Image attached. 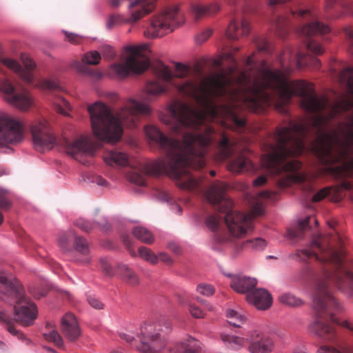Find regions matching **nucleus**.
<instances>
[{
  "label": "nucleus",
  "mask_w": 353,
  "mask_h": 353,
  "mask_svg": "<svg viewBox=\"0 0 353 353\" xmlns=\"http://www.w3.org/2000/svg\"><path fill=\"white\" fill-rule=\"evenodd\" d=\"M0 92L8 103L21 111H28L33 105L30 94L26 90H17L6 78H0Z\"/></svg>",
  "instance_id": "11"
},
{
  "label": "nucleus",
  "mask_w": 353,
  "mask_h": 353,
  "mask_svg": "<svg viewBox=\"0 0 353 353\" xmlns=\"http://www.w3.org/2000/svg\"><path fill=\"white\" fill-rule=\"evenodd\" d=\"M292 61L299 68L310 65L314 69H319L321 66V62L319 59L309 54H305L300 51L294 53L292 57Z\"/></svg>",
  "instance_id": "21"
},
{
  "label": "nucleus",
  "mask_w": 353,
  "mask_h": 353,
  "mask_svg": "<svg viewBox=\"0 0 353 353\" xmlns=\"http://www.w3.org/2000/svg\"><path fill=\"white\" fill-rule=\"evenodd\" d=\"M101 59V54L97 51H90L85 53L82 57V62L88 65H97Z\"/></svg>",
  "instance_id": "34"
},
{
  "label": "nucleus",
  "mask_w": 353,
  "mask_h": 353,
  "mask_svg": "<svg viewBox=\"0 0 353 353\" xmlns=\"http://www.w3.org/2000/svg\"><path fill=\"white\" fill-rule=\"evenodd\" d=\"M122 0H110L111 6L116 8L120 6ZM156 0H134L130 5V16L124 18L121 15L112 14L107 22V27L112 28L123 23H134L148 14L154 9Z\"/></svg>",
  "instance_id": "9"
},
{
  "label": "nucleus",
  "mask_w": 353,
  "mask_h": 353,
  "mask_svg": "<svg viewBox=\"0 0 353 353\" xmlns=\"http://www.w3.org/2000/svg\"><path fill=\"white\" fill-rule=\"evenodd\" d=\"M212 34V30L208 29L199 34L196 37V40L197 43H203L205 42Z\"/></svg>",
  "instance_id": "52"
},
{
  "label": "nucleus",
  "mask_w": 353,
  "mask_h": 353,
  "mask_svg": "<svg viewBox=\"0 0 353 353\" xmlns=\"http://www.w3.org/2000/svg\"><path fill=\"white\" fill-rule=\"evenodd\" d=\"M134 237L146 244H151L154 242V238L151 232L143 227H135L132 230Z\"/></svg>",
  "instance_id": "27"
},
{
  "label": "nucleus",
  "mask_w": 353,
  "mask_h": 353,
  "mask_svg": "<svg viewBox=\"0 0 353 353\" xmlns=\"http://www.w3.org/2000/svg\"><path fill=\"white\" fill-rule=\"evenodd\" d=\"M150 54L148 45L127 46L125 62L112 64L110 67L109 74L114 77L123 78L127 77L130 72L135 74L145 72L150 65Z\"/></svg>",
  "instance_id": "6"
},
{
  "label": "nucleus",
  "mask_w": 353,
  "mask_h": 353,
  "mask_svg": "<svg viewBox=\"0 0 353 353\" xmlns=\"http://www.w3.org/2000/svg\"><path fill=\"white\" fill-rule=\"evenodd\" d=\"M65 37L69 42L73 44L79 43L82 41V37L68 32H64Z\"/></svg>",
  "instance_id": "50"
},
{
  "label": "nucleus",
  "mask_w": 353,
  "mask_h": 353,
  "mask_svg": "<svg viewBox=\"0 0 353 353\" xmlns=\"http://www.w3.org/2000/svg\"><path fill=\"white\" fill-rule=\"evenodd\" d=\"M159 260L165 263L167 265H170L172 263V259L171 257L166 253L161 252L159 256Z\"/></svg>",
  "instance_id": "57"
},
{
  "label": "nucleus",
  "mask_w": 353,
  "mask_h": 353,
  "mask_svg": "<svg viewBox=\"0 0 353 353\" xmlns=\"http://www.w3.org/2000/svg\"><path fill=\"white\" fill-rule=\"evenodd\" d=\"M24 124L7 114L0 115V146L17 143L23 138Z\"/></svg>",
  "instance_id": "12"
},
{
  "label": "nucleus",
  "mask_w": 353,
  "mask_h": 353,
  "mask_svg": "<svg viewBox=\"0 0 353 353\" xmlns=\"http://www.w3.org/2000/svg\"><path fill=\"white\" fill-rule=\"evenodd\" d=\"M227 317L228 323L234 327H240L245 321V317L243 314L234 310H228L227 311Z\"/></svg>",
  "instance_id": "30"
},
{
  "label": "nucleus",
  "mask_w": 353,
  "mask_h": 353,
  "mask_svg": "<svg viewBox=\"0 0 353 353\" xmlns=\"http://www.w3.org/2000/svg\"><path fill=\"white\" fill-rule=\"evenodd\" d=\"M222 340L228 343V345L230 348L238 350L243 346L244 343L246 342L245 338H242L236 336H230V335H223Z\"/></svg>",
  "instance_id": "29"
},
{
  "label": "nucleus",
  "mask_w": 353,
  "mask_h": 353,
  "mask_svg": "<svg viewBox=\"0 0 353 353\" xmlns=\"http://www.w3.org/2000/svg\"><path fill=\"white\" fill-rule=\"evenodd\" d=\"M175 70L176 72V77L180 79L186 77L190 72V68L189 66L183 65L181 63H177L176 64Z\"/></svg>",
  "instance_id": "42"
},
{
  "label": "nucleus",
  "mask_w": 353,
  "mask_h": 353,
  "mask_svg": "<svg viewBox=\"0 0 353 353\" xmlns=\"http://www.w3.org/2000/svg\"><path fill=\"white\" fill-rule=\"evenodd\" d=\"M160 327V325L159 326ZM165 330L161 327L155 329L154 333L152 332L153 325H145L141 327V343L137 346V350L142 353H160L161 349L165 345L164 335L168 334L171 330V325L166 322L164 325ZM170 353H195L194 351L186 349L183 344L176 350H171Z\"/></svg>",
  "instance_id": "7"
},
{
  "label": "nucleus",
  "mask_w": 353,
  "mask_h": 353,
  "mask_svg": "<svg viewBox=\"0 0 353 353\" xmlns=\"http://www.w3.org/2000/svg\"><path fill=\"white\" fill-rule=\"evenodd\" d=\"M115 54L114 49L110 46H106L104 48L103 56L108 59H112Z\"/></svg>",
  "instance_id": "59"
},
{
  "label": "nucleus",
  "mask_w": 353,
  "mask_h": 353,
  "mask_svg": "<svg viewBox=\"0 0 353 353\" xmlns=\"http://www.w3.org/2000/svg\"><path fill=\"white\" fill-rule=\"evenodd\" d=\"M182 21L177 6L168 8L151 19L150 24L144 30V35L148 38L161 37L174 31Z\"/></svg>",
  "instance_id": "8"
},
{
  "label": "nucleus",
  "mask_w": 353,
  "mask_h": 353,
  "mask_svg": "<svg viewBox=\"0 0 353 353\" xmlns=\"http://www.w3.org/2000/svg\"><path fill=\"white\" fill-rule=\"evenodd\" d=\"M256 285V280L245 276H233L230 282V286L236 292L239 293H250Z\"/></svg>",
  "instance_id": "19"
},
{
  "label": "nucleus",
  "mask_w": 353,
  "mask_h": 353,
  "mask_svg": "<svg viewBox=\"0 0 353 353\" xmlns=\"http://www.w3.org/2000/svg\"><path fill=\"white\" fill-rule=\"evenodd\" d=\"M139 254L142 259L152 265L157 264L159 261L158 256L146 247H140L139 248Z\"/></svg>",
  "instance_id": "32"
},
{
  "label": "nucleus",
  "mask_w": 353,
  "mask_h": 353,
  "mask_svg": "<svg viewBox=\"0 0 353 353\" xmlns=\"http://www.w3.org/2000/svg\"><path fill=\"white\" fill-rule=\"evenodd\" d=\"M329 26L318 21H312L304 26L301 32L305 37H312L314 35L325 34L330 32Z\"/></svg>",
  "instance_id": "24"
},
{
  "label": "nucleus",
  "mask_w": 353,
  "mask_h": 353,
  "mask_svg": "<svg viewBox=\"0 0 353 353\" xmlns=\"http://www.w3.org/2000/svg\"><path fill=\"white\" fill-rule=\"evenodd\" d=\"M31 134L37 150L50 149L55 143L56 139L51 133L48 123L45 120L35 121L31 126Z\"/></svg>",
  "instance_id": "13"
},
{
  "label": "nucleus",
  "mask_w": 353,
  "mask_h": 353,
  "mask_svg": "<svg viewBox=\"0 0 353 353\" xmlns=\"http://www.w3.org/2000/svg\"><path fill=\"white\" fill-rule=\"evenodd\" d=\"M69 241L70 240L68 239V236H67L66 235L61 236L59 239V244L61 248L67 249V245L69 243Z\"/></svg>",
  "instance_id": "61"
},
{
  "label": "nucleus",
  "mask_w": 353,
  "mask_h": 353,
  "mask_svg": "<svg viewBox=\"0 0 353 353\" xmlns=\"http://www.w3.org/2000/svg\"><path fill=\"white\" fill-rule=\"evenodd\" d=\"M311 217L307 216L303 220H301L296 228H290L288 230V236L291 239H302L303 233L305 230L310 229V221Z\"/></svg>",
  "instance_id": "26"
},
{
  "label": "nucleus",
  "mask_w": 353,
  "mask_h": 353,
  "mask_svg": "<svg viewBox=\"0 0 353 353\" xmlns=\"http://www.w3.org/2000/svg\"><path fill=\"white\" fill-rule=\"evenodd\" d=\"M122 240H123V243L125 245V246L128 248L129 250V252L130 253V254L132 256H136V252L134 250L130 249V245H131V239L130 238L129 236L128 235H123L122 236Z\"/></svg>",
  "instance_id": "54"
},
{
  "label": "nucleus",
  "mask_w": 353,
  "mask_h": 353,
  "mask_svg": "<svg viewBox=\"0 0 353 353\" xmlns=\"http://www.w3.org/2000/svg\"><path fill=\"white\" fill-rule=\"evenodd\" d=\"M10 301L15 303L14 306V319H13L0 307V322L6 325V329L10 334L30 343V341L26 339L23 333L16 330L13 325V321L14 320L23 326L32 325L37 317V305L25 296L24 290L20 296H17Z\"/></svg>",
  "instance_id": "5"
},
{
  "label": "nucleus",
  "mask_w": 353,
  "mask_h": 353,
  "mask_svg": "<svg viewBox=\"0 0 353 353\" xmlns=\"http://www.w3.org/2000/svg\"><path fill=\"white\" fill-rule=\"evenodd\" d=\"M55 108L59 113L66 115L67 110L70 109V104L68 101L61 98L60 99V103L56 104Z\"/></svg>",
  "instance_id": "44"
},
{
  "label": "nucleus",
  "mask_w": 353,
  "mask_h": 353,
  "mask_svg": "<svg viewBox=\"0 0 353 353\" xmlns=\"http://www.w3.org/2000/svg\"><path fill=\"white\" fill-rule=\"evenodd\" d=\"M24 290L20 283L6 270L0 269V298L10 301Z\"/></svg>",
  "instance_id": "15"
},
{
  "label": "nucleus",
  "mask_w": 353,
  "mask_h": 353,
  "mask_svg": "<svg viewBox=\"0 0 353 353\" xmlns=\"http://www.w3.org/2000/svg\"><path fill=\"white\" fill-rule=\"evenodd\" d=\"M76 225L85 232H89L93 228L92 223L82 219H79L76 221Z\"/></svg>",
  "instance_id": "46"
},
{
  "label": "nucleus",
  "mask_w": 353,
  "mask_h": 353,
  "mask_svg": "<svg viewBox=\"0 0 353 353\" xmlns=\"http://www.w3.org/2000/svg\"><path fill=\"white\" fill-rule=\"evenodd\" d=\"M228 168L230 172L240 173L253 170L254 165L247 157L239 156L228 163Z\"/></svg>",
  "instance_id": "22"
},
{
  "label": "nucleus",
  "mask_w": 353,
  "mask_h": 353,
  "mask_svg": "<svg viewBox=\"0 0 353 353\" xmlns=\"http://www.w3.org/2000/svg\"><path fill=\"white\" fill-rule=\"evenodd\" d=\"M256 44L259 51L265 52H270V45L266 39H258L256 41Z\"/></svg>",
  "instance_id": "48"
},
{
  "label": "nucleus",
  "mask_w": 353,
  "mask_h": 353,
  "mask_svg": "<svg viewBox=\"0 0 353 353\" xmlns=\"http://www.w3.org/2000/svg\"><path fill=\"white\" fill-rule=\"evenodd\" d=\"M219 10L220 7L217 3L208 5L195 3L192 6V12L196 20L212 15L216 13Z\"/></svg>",
  "instance_id": "23"
},
{
  "label": "nucleus",
  "mask_w": 353,
  "mask_h": 353,
  "mask_svg": "<svg viewBox=\"0 0 353 353\" xmlns=\"http://www.w3.org/2000/svg\"><path fill=\"white\" fill-rule=\"evenodd\" d=\"M39 86L42 89L48 90H57L59 88V85L55 81L48 79H44L39 82Z\"/></svg>",
  "instance_id": "43"
},
{
  "label": "nucleus",
  "mask_w": 353,
  "mask_h": 353,
  "mask_svg": "<svg viewBox=\"0 0 353 353\" xmlns=\"http://www.w3.org/2000/svg\"><path fill=\"white\" fill-rule=\"evenodd\" d=\"M295 259L302 261L314 259L332 268V272H326L323 278L315 282L313 306L316 319L309 325V332L325 340H334L336 336V329L328 323V319L353 332V322L347 320L340 322L334 317V312H342L343 306L330 291V285L334 284L347 298L353 297V272L350 270L353 266L352 259L344 250L334 249L321 236L313 240L310 248L297 250Z\"/></svg>",
  "instance_id": "1"
},
{
  "label": "nucleus",
  "mask_w": 353,
  "mask_h": 353,
  "mask_svg": "<svg viewBox=\"0 0 353 353\" xmlns=\"http://www.w3.org/2000/svg\"><path fill=\"white\" fill-rule=\"evenodd\" d=\"M64 144L67 153L77 160L79 155L88 154L93 156L99 146V143H94L85 137H81L73 141L66 139Z\"/></svg>",
  "instance_id": "16"
},
{
  "label": "nucleus",
  "mask_w": 353,
  "mask_h": 353,
  "mask_svg": "<svg viewBox=\"0 0 353 353\" xmlns=\"http://www.w3.org/2000/svg\"><path fill=\"white\" fill-rule=\"evenodd\" d=\"M247 300L260 310H266L272 304V297L264 289H255L247 294Z\"/></svg>",
  "instance_id": "18"
},
{
  "label": "nucleus",
  "mask_w": 353,
  "mask_h": 353,
  "mask_svg": "<svg viewBox=\"0 0 353 353\" xmlns=\"http://www.w3.org/2000/svg\"><path fill=\"white\" fill-rule=\"evenodd\" d=\"M250 353H270L274 350V341L259 330L250 331L245 337Z\"/></svg>",
  "instance_id": "14"
},
{
  "label": "nucleus",
  "mask_w": 353,
  "mask_h": 353,
  "mask_svg": "<svg viewBox=\"0 0 353 353\" xmlns=\"http://www.w3.org/2000/svg\"><path fill=\"white\" fill-rule=\"evenodd\" d=\"M196 291L203 296H210L214 294L215 290L210 284L200 283L196 288Z\"/></svg>",
  "instance_id": "39"
},
{
  "label": "nucleus",
  "mask_w": 353,
  "mask_h": 353,
  "mask_svg": "<svg viewBox=\"0 0 353 353\" xmlns=\"http://www.w3.org/2000/svg\"><path fill=\"white\" fill-rule=\"evenodd\" d=\"M275 195H276V193L274 192H272V191H269V190L263 191L259 194L260 197L270 199L273 198V196Z\"/></svg>",
  "instance_id": "63"
},
{
  "label": "nucleus",
  "mask_w": 353,
  "mask_h": 353,
  "mask_svg": "<svg viewBox=\"0 0 353 353\" xmlns=\"http://www.w3.org/2000/svg\"><path fill=\"white\" fill-rule=\"evenodd\" d=\"M346 35L349 38L350 50L353 54V31L347 30Z\"/></svg>",
  "instance_id": "62"
},
{
  "label": "nucleus",
  "mask_w": 353,
  "mask_h": 353,
  "mask_svg": "<svg viewBox=\"0 0 353 353\" xmlns=\"http://www.w3.org/2000/svg\"><path fill=\"white\" fill-rule=\"evenodd\" d=\"M74 245L75 250L84 256L89 254V248L86 240L81 236H75Z\"/></svg>",
  "instance_id": "35"
},
{
  "label": "nucleus",
  "mask_w": 353,
  "mask_h": 353,
  "mask_svg": "<svg viewBox=\"0 0 353 353\" xmlns=\"http://www.w3.org/2000/svg\"><path fill=\"white\" fill-rule=\"evenodd\" d=\"M156 79L148 81L145 88L146 101H152L168 90L170 85H174L173 79L174 74L170 68L159 62L152 67Z\"/></svg>",
  "instance_id": "10"
},
{
  "label": "nucleus",
  "mask_w": 353,
  "mask_h": 353,
  "mask_svg": "<svg viewBox=\"0 0 353 353\" xmlns=\"http://www.w3.org/2000/svg\"><path fill=\"white\" fill-rule=\"evenodd\" d=\"M128 180L139 186H144L146 184L145 177L137 172H132L128 175Z\"/></svg>",
  "instance_id": "40"
},
{
  "label": "nucleus",
  "mask_w": 353,
  "mask_h": 353,
  "mask_svg": "<svg viewBox=\"0 0 353 353\" xmlns=\"http://www.w3.org/2000/svg\"><path fill=\"white\" fill-rule=\"evenodd\" d=\"M272 139V143L263 144V166L272 176L292 172V121L288 126L277 127Z\"/></svg>",
  "instance_id": "4"
},
{
  "label": "nucleus",
  "mask_w": 353,
  "mask_h": 353,
  "mask_svg": "<svg viewBox=\"0 0 353 353\" xmlns=\"http://www.w3.org/2000/svg\"><path fill=\"white\" fill-rule=\"evenodd\" d=\"M103 159L110 165L125 166L128 164V155L116 149L105 151L103 154Z\"/></svg>",
  "instance_id": "20"
},
{
  "label": "nucleus",
  "mask_w": 353,
  "mask_h": 353,
  "mask_svg": "<svg viewBox=\"0 0 353 353\" xmlns=\"http://www.w3.org/2000/svg\"><path fill=\"white\" fill-rule=\"evenodd\" d=\"M330 193V190L327 188H325L315 193L312 196L313 202H319L325 198Z\"/></svg>",
  "instance_id": "47"
},
{
  "label": "nucleus",
  "mask_w": 353,
  "mask_h": 353,
  "mask_svg": "<svg viewBox=\"0 0 353 353\" xmlns=\"http://www.w3.org/2000/svg\"><path fill=\"white\" fill-rule=\"evenodd\" d=\"M279 301L283 304L290 307H299L303 305V301L290 293H284L279 296Z\"/></svg>",
  "instance_id": "31"
},
{
  "label": "nucleus",
  "mask_w": 353,
  "mask_h": 353,
  "mask_svg": "<svg viewBox=\"0 0 353 353\" xmlns=\"http://www.w3.org/2000/svg\"><path fill=\"white\" fill-rule=\"evenodd\" d=\"M43 336L46 340L53 342L54 345L59 348L62 347L63 345V341L61 336L59 332L54 330L43 333Z\"/></svg>",
  "instance_id": "33"
},
{
  "label": "nucleus",
  "mask_w": 353,
  "mask_h": 353,
  "mask_svg": "<svg viewBox=\"0 0 353 353\" xmlns=\"http://www.w3.org/2000/svg\"><path fill=\"white\" fill-rule=\"evenodd\" d=\"M318 353H341L339 350L330 345H322L319 348Z\"/></svg>",
  "instance_id": "53"
},
{
  "label": "nucleus",
  "mask_w": 353,
  "mask_h": 353,
  "mask_svg": "<svg viewBox=\"0 0 353 353\" xmlns=\"http://www.w3.org/2000/svg\"><path fill=\"white\" fill-rule=\"evenodd\" d=\"M12 203L8 198V191L0 188V208L3 210L10 208Z\"/></svg>",
  "instance_id": "36"
},
{
  "label": "nucleus",
  "mask_w": 353,
  "mask_h": 353,
  "mask_svg": "<svg viewBox=\"0 0 353 353\" xmlns=\"http://www.w3.org/2000/svg\"><path fill=\"white\" fill-rule=\"evenodd\" d=\"M118 272L122 279L130 285H137L139 283L138 275L128 265L120 264L117 267Z\"/></svg>",
  "instance_id": "25"
},
{
  "label": "nucleus",
  "mask_w": 353,
  "mask_h": 353,
  "mask_svg": "<svg viewBox=\"0 0 353 353\" xmlns=\"http://www.w3.org/2000/svg\"><path fill=\"white\" fill-rule=\"evenodd\" d=\"M79 71L81 72H82V73L87 74L89 76L92 77H95V78H99L101 76V73L99 72L95 71V70H91L90 68H89L86 65H81L79 68Z\"/></svg>",
  "instance_id": "49"
},
{
  "label": "nucleus",
  "mask_w": 353,
  "mask_h": 353,
  "mask_svg": "<svg viewBox=\"0 0 353 353\" xmlns=\"http://www.w3.org/2000/svg\"><path fill=\"white\" fill-rule=\"evenodd\" d=\"M244 245L252 248L255 250H263L266 244L265 241L261 238H256L254 239L248 240L244 243Z\"/></svg>",
  "instance_id": "37"
},
{
  "label": "nucleus",
  "mask_w": 353,
  "mask_h": 353,
  "mask_svg": "<svg viewBox=\"0 0 353 353\" xmlns=\"http://www.w3.org/2000/svg\"><path fill=\"white\" fill-rule=\"evenodd\" d=\"M307 49L315 54H321L323 53L324 50L322 46L316 41L309 39L307 41Z\"/></svg>",
  "instance_id": "41"
},
{
  "label": "nucleus",
  "mask_w": 353,
  "mask_h": 353,
  "mask_svg": "<svg viewBox=\"0 0 353 353\" xmlns=\"http://www.w3.org/2000/svg\"><path fill=\"white\" fill-rule=\"evenodd\" d=\"M288 23V21L285 18L281 16H276L272 22V26L280 37H283L285 34V28Z\"/></svg>",
  "instance_id": "28"
},
{
  "label": "nucleus",
  "mask_w": 353,
  "mask_h": 353,
  "mask_svg": "<svg viewBox=\"0 0 353 353\" xmlns=\"http://www.w3.org/2000/svg\"><path fill=\"white\" fill-rule=\"evenodd\" d=\"M267 182V177L265 175H260L253 181L254 186H262Z\"/></svg>",
  "instance_id": "56"
},
{
  "label": "nucleus",
  "mask_w": 353,
  "mask_h": 353,
  "mask_svg": "<svg viewBox=\"0 0 353 353\" xmlns=\"http://www.w3.org/2000/svg\"><path fill=\"white\" fill-rule=\"evenodd\" d=\"M93 183H96L99 185L105 186L107 185L105 179L102 178L101 176H94L92 179Z\"/></svg>",
  "instance_id": "60"
},
{
  "label": "nucleus",
  "mask_w": 353,
  "mask_h": 353,
  "mask_svg": "<svg viewBox=\"0 0 353 353\" xmlns=\"http://www.w3.org/2000/svg\"><path fill=\"white\" fill-rule=\"evenodd\" d=\"M100 265L101 268L103 271L109 276H112L113 275V270L111 265L105 259L100 260Z\"/></svg>",
  "instance_id": "51"
},
{
  "label": "nucleus",
  "mask_w": 353,
  "mask_h": 353,
  "mask_svg": "<svg viewBox=\"0 0 353 353\" xmlns=\"http://www.w3.org/2000/svg\"><path fill=\"white\" fill-rule=\"evenodd\" d=\"M87 300H88V303H89V305L94 309H96V310L103 309V307H104L103 303L100 300H99L97 298H96L95 296L90 295L88 296Z\"/></svg>",
  "instance_id": "45"
},
{
  "label": "nucleus",
  "mask_w": 353,
  "mask_h": 353,
  "mask_svg": "<svg viewBox=\"0 0 353 353\" xmlns=\"http://www.w3.org/2000/svg\"><path fill=\"white\" fill-rule=\"evenodd\" d=\"M61 330L70 341L77 340L81 334V330L75 316L67 313L61 319Z\"/></svg>",
  "instance_id": "17"
},
{
  "label": "nucleus",
  "mask_w": 353,
  "mask_h": 353,
  "mask_svg": "<svg viewBox=\"0 0 353 353\" xmlns=\"http://www.w3.org/2000/svg\"><path fill=\"white\" fill-rule=\"evenodd\" d=\"M228 185L221 181L212 183L205 192L207 200L222 215H210L205 223L209 229L215 231L219 228L223 219L228 228L230 236L221 237L219 241L225 243L232 241V238H242L253 230V219L263 214L262 206L256 203L251 214L233 210V202L228 196Z\"/></svg>",
  "instance_id": "3"
},
{
  "label": "nucleus",
  "mask_w": 353,
  "mask_h": 353,
  "mask_svg": "<svg viewBox=\"0 0 353 353\" xmlns=\"http://www.w3.org/2000/svg\"><path fill=\"white\" fill-rule=\"evenodd\" d=\"M290 1L291 0H268V6L271 9H274L276 6Z\"/></svg>",
  "instance_id": "58"
},
{
  "label": "nucleus",
  "mask_w": 353,
  "mask_h": 353,
  "mask_svg": "<svg viewBox=\"0 0 353 353\" xmlns=\"http://www.w3.org/2000/svg\"><path fill=\"white\" fill-rule=\"evenodd\" d=\"M190 311L192 316L195 318H202L203 316V311L194 305L190 306Z\"/></svg>",
  "instance_id": "55"
},
{
  "label": "nucleus",
  "mask_w": 353,
  "mask_h": 353,
  "mask_svg": "<svg viewBox=\"0 0 353 353\" xmlns=\"http://www.w3.org/2000/svg\"><path fill=\"white\" fill-rule=\"evenodd\" d=\"M341 187L346 190H350L353 188V183L349 181H343L341 183Z\"/></svg>",
  "instance_id": "64"
},
{
  "label": "nucleus",
  "mask_w": 353,
  "mask_h": 353,
  "mask_svg": "<svg viewBox=\"0 0 353 353\" xmlns=\"http://www.w3.org/2000/svg\"><path fill=\"white\" fill-rule=\"evenodd\" d=\"M292 15L294 18H299L305 20H314L315 17L309 10H297L292 11Z\"/></svg>",
  "instance_id": "38"
},
{
  "label": "nucleus",
  "mask_w": 353,
  "mask_h": 353,
  "mask_svg": "<svg viewBox=\"0 0 353 353\" xmlns=\"http://www.w3.org/2000/svg\"><path fill=\"white\" fill-rule=\"evenodd\" d=\"M94 135L100 141L108 143L119 141L123 128H134L141 117L151 112L148 105L130 99L119 110H113L105 104L96 102L88 107Z\"/></svg>",
  "instance_id": "2"
}]
</instances>
